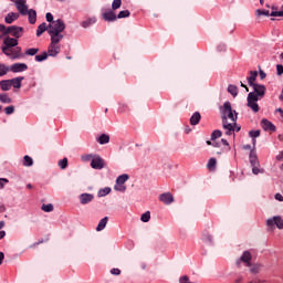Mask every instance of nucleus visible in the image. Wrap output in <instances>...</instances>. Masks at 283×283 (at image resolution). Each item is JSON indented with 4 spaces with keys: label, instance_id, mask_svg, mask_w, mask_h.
I'll return each instance as SVG.
<instances>
[{
    "label": "nucleus",
    "instance_id": "f257e3e1",
    "mask_svg": "<svg viewBox=\"0 0 283 283\" xmlns=\"http://www.w3.org/2000/svg\"><path fill=\"white\" fill-rule=\"evenodd\" d=\"M223 129L226 136H232L235 132V123L238 122V113L231 107V102H224L220 108Z\"/></svg>",
    "mask_w": 283,
    "mask_h": 283
},
{
    "label": "nucleus",
    "instance_id": "f03ea898",
    "mask_svg": "<svg viewBox=\"0 0 283 283\" xmlns=\"http://www.w3.org/2000/svg\"><path fill=\"white\" fill-rule=\"evenodd\" d=\"M253 92L248 94V104L247 106L252 109L255 114L260 112V105H258V101H262L264 96H266V86L262 84H254L251 86Z\"/></svg>",
    "mask_w": 283,
    "mask_h": 283
},
{
    "label": "nucleus",
    "instance_id": "7ed1b4c3",
    "mask_svg": "<svg viewBox=\"0 0 283 283\" xmlns=\"http://www.w3.org/2000/svg\"><path fill=\"white\" fill-rule=\"evenodd\" d=\"M65 31V22L63 20L57 19L54 20L52 23L49 24V35L51 39H57L63 41V34L61 32Z\"/></svg>",
    "mask_w": 283,
    "mask_h": 283
},
{
    "label": "nucleus",
    "instance_id": "20e7f679",
    "mask_svg": "<svg viewBox=\"0 0 283 283\" xmlns=\"http://www.w3.org/2000/svg\"><path fill=\"white\" fill-rule=\"evenodd\" d=\"M17 45H19V40H17L15 38H10V35H6V38L3 39V43L0 46V50L2 51V53H4L6 56H10V51L12 50V48H17Z\"/></svg>",
    "mask_w": 283,
    "mask_h": 283
},
{
    "label": "nucleus",
    "instance_id": "39448f33",
    "mask_svg": "<svg viewBox=\"0 0 283 283\" xmlns=\"http://www.w3.org/2000/svg\"><path fill=\"white\" fill-rule=\"evenodd\" d=\"M127 180H129V175L124 174L118 176L114 186V190L119 191L120 193H125V191H127V186H125Z\"/></svg>",
    "mask_w": 283,
    "mask_h": 283
},
{
    "label": "nucleus",
    "instance_id": "423d86ee",
    "mask_svg": "<svg viewBox=\"0 0 283 283\" xmlns=\"http://www.w3.org/2000/svg\"><path fill=\"white\" fill-rule=\"evenodd\" d=\"M25 32V29H23V27H18V25H11L8 27L4 34H10L11 36H13V39H21V36H23V33Z\"/></svg>",
    "mask_w": 283,
    "mask_h": 283
},
{
    "label": "nucleus",
    "instance_id": "0eeeda50",
    "mask_svg": "<svg viewBox=\"0 0 283 283\" xmlns=\"http://www.w3.org/2000/svg\"><path fill=\"white\" fill-rule=\"evenodd\" d=\"M61 40L51 38V43L48 49V55L49 56H56L61 52Z\"/></svg>",
    "mask_w": 283,
    "mask_h": 283
},
{
    "label": "nucleus",
    "instance_id": "6e6552de",
    "mask_svg": "<svg viewBox=\"0 0 283 283\" xmlns=\"http://www.w3.org/2000/svg\"><path fill=\"white\" fill-rule=\"evenodd\" d=\"M14 3L19 14L22 17H28V0H10Z\"/></svg>",
    "mask_w": 283,
    "mask_h": 283
},
{
    "label": "nucleus",
    "instance_id": "1a4fd4ad",
    "mask_svg": "<svg viewBox=\"0 0 283 283\" xmlns=\"http://www.w3.org/2000/svg\"><path fill=\"white\" fill-rule=\"evenodd\" d=\"M251 260H253V256L251 255V252L244 251L240 259L237 260L235 264L237 266H240V264H245V266H251Z\"/></svg>",
    "mask_w": 283,
    "mask_h": 283
},
{
    "label": "nucleus",
    "instance_id": "9d476101",
    "mask_svg": "<svg viewBox=\"0 0 283 283\" xmlns=\"http://www.w3.org/2000/svg\"><path fill=\"white\" fill-rule=\"evenodd\" d=\"M91 167L92 169H97V170L105 169V159L98 155H95V157L91 161Z\"/></svg>",
    "mask_w": 283,
    "mask_h": 283
},
{
    "label": "nucleus",
    "instance_id": "9b49d317",
    "mask_svg": "<svg viewBox=\"0 0 283 283\" xmlns=\"http://www.w3.org/2000/svg\"><path fill=\"white\" fill-rule=\"evenodd\" d=\"M268 227H277V229H283V219L280 216L270 218L266 220Z\"/></svg>",
    "mask_w": 283,
    "mask_h": 283
},
{
    "label": "nucleus",
    "instance_id": "f8f14e48",
    "mask_svg": "<svg viewBox=\"0 0 283 283\" xmlns=\"http://www.w3.org/2000/svg\"><path fill=\"white\" fill-rule=\"evenodd\" d=\"M9 53L10 55H7V56H9V59H11L12 61H17V59H23L21 46H15L14 49H11Z\"/></svg>",
    "mask_w": 283,
    "mask_h": 283
},
{
    "label": "nucleus",
    "instance_id": "ddd939ff",
    "mask_svg": "<svg viewBox=\"0 0 283 283\" xmlns=\"http://www.w3.org/2000/svg\"><path fill=\"white\" fill-rule=\"evenodd\" d=\"M14 74L19 72H25L28 70V64L25 63H14L10 66V69Z\"/></svg>",
    "mask_w": 283,
    "mask_h": 283
},
{
    "label": "nucleus",
    "instance_id": "4468645a",
    "mask_svg": "<svg viewBox=\"0 0 283 283\" xmlns=\"http://www.w3.org/2000/svg\"><path fill=\"white\" fill-rule=\"evenodd\" d=\"M159 200L164 202V205H171L174 202V195H171V192L161 193Z\"/></svg>",
    "mask_w": 283,
    "mask_h": 283
},
{
    "label": "nucleus",
    "instance_id": "2eb2a0df",
    "mask_svg": "<svg viewBox=\"0 0 283 283\" xmlns=\"http://www.w3.org/2000/svg\"><path fill=\"white\" fill-rule=\"evenodd\" d=\"M102 19L104 21H107L108 23H112V22L116 21L117 15L114 11L109 10L102 14Z\"/></svg>",
    "mask_w": 283,
    "mask_h": 283
},
{
    "label": "nucleus",
    "instance_id": "dca6fc26",
    "mask_svg": "<svg viewBox=\"0 0 283 283\" xmlns=\"http://www.w3.org/2000/svg\"><path fill=\"white\" fill-rule=\"evenodd\" d=\"M261 126L264 132H275V125H273L269 119H262Z\"/></svg>",
    "mask_w": 283,
    "mask_h": 283
},
{
    "label": "nucleus",
    "instance_id": "f3484780",
    "mask_svg": "<svg viewBox=\"0 0 283 283\" xmlns=\"http://www.w3.org/2000/svg\"><path fill=\"white\" fill-rule=\"evenodd\" d=\"M94 200V195L92 193H82L80 195V202L81 205H90Z\"/></svg>",
    "mask_w": 283,
    "mask_h": 283
},
{
    "label": "nucleus",
    "instance_id": "a211bd4d",
    "mask_svg": "<svg viewBox=\"0 0 283 283\" xmlns=\"http://www.w3.org/2000/svg\"><path fill=\"white\" fill-rule=\"evenodd\" d=\"M27 15H28V19H29V23L31 25H34V23H36V10L27 9Z\"/></svg>",
    "mask_w": 283,
    "mask_h": 283
},
{
    "label": "nucleus",
    "instance_id": "6ab92c4d",
    "mask_svg": "<svg viewBox=\"0 0 283 283\" xmlns=\"http://www.w3.org/2000/svg\"><path fill=\"white\" fill-rule=\"evenodd\" d=\"M23 76L14 77L9 80L11 87H14L15 90H21V83L23 81Z\"/></svg>",
    "mask_w": 283,
    "mask_h": 283
},
{
    "label": "nucleus",
    "instance_id": "aec40b11",
    "mask_svg": "<svg viewBox=\"0 0 283 283\" xmlns=\"http://www.w3.org/2000/svg\"><path fill=\"white\" fill-rule=\"evenodd\" d=\"M258 80V71H250V76L247 77V81L251 86L256 85L255 81Z\"/></svg>",
    "mask_w": 283,
    "mask_h": 283
},
{
    "label": "nucleus",
    "instance_id": "412c9836",
    "mask_svg": "<svg viewBox=\"0 0 283 283\" xmlns=\"http://www.w3.org/2000/svg\"><path fill=\"white\" fill-rule=\"evenodd\" d=\"M250 165L251 167L260 166V160L258 159V154H255V150L250 151Z\"/></svg>",
    "mask_w": 283,
    "mask_h": 283
},
{
    "label": "nucleus",
    "instance_id": "4be33fe9",
    "mask_svg": "<svg viewBox=\"0 0 283 283\" xmlns=\"http://www.w3.org/2000/svg\"><path fill=\"white\" fill-rule=\"evenodd\" d=\"M43 32H48L50 34V25H48L45 22L41 23L38 27L36 36H41V34H43Z\"/></svg>",
    "mask_w": 283,
    "mask_h": 283
},
{
    "label": "nucleus",
    "instance_id": "5701e85b",
    "mask_svg": "<svg viewBox=\"0 0 283 283\" xmlns=\"http://www.w3.org/2000/svg\"><path fill=\"white\" fill-rule=\"evenodd\" d=\"M17 19H19V13L17 12H10L6 15L4 21L6 23H14V21H17Z\"/></svg>",
    "mask_w": 283,
    "mask_h": 283
},
{
    "label": "nucleus",
    "instance_id": "b1692460",
    "mask_svg": "<svg viewBox=\"0 0 283 283\" xmlns=\"http://www.w3.org/2000/svg\"><path fill=\"white\" fill-rule=\"evenodd\" d=\"M0 90H2V92H10V90H12V85L10 84V80L0 81Z\"/></svg>",
    "mask_w": 283,
    "mask_h": 283
},
{
    "label": "nucleus",
    "instance_id": "393cba45",
    "mask_svg": "<svg viewBox=\"0 0 283 283\" xmlns=\"http://www.w3.org/2000/svg\"><path fill=\"white\" fill-rule=\"evenodd\" d=\"M201 240L203 242H207L208 244H212L213 243V235H211V233H209V231L205 230L202 232V238Z\"/></svg>",
    "mask_w": 283,
    "mask_h": 283
},
{
    "label": "nucleus",
    "instance_id": "a878e982",
    "mask_svg": "<svg viewBox=\"0 0 283 283\" xmlns=\"http://www.w3.org/2000/svg\"><path fill=\"white\" fill-rule=\"evenodd\" d=\"M108 220H109L108 217H104L102 220H99V222L96 227V231H103V229H105L107 227Z\"/></svg>",
    "mask_w": 283,
    "mask_h": 283
},
{
    "label": "nucleus",
    "instance_id": "bb28decb",
    "mask_svg": "<svg viewBox=\"0 0 283 283\" xmlns=\"http://www.w3.org/2000/svg\"><path fill=\"white\" fill-rule=\"evenodd\" d=\"M0 103H4L6 105H10V103H12V98L10 97V95H8V93H1L0 94Z\"/></svg>",
    "mask_w": 283,
    "mask_h": 283
},
{
    "label": "nucleus",
    "instance_id": "cd10ccee",
    "mask_svg": "<svg viewBox=\"0 0 283 283\" xmlns=\"http://www.w3.org/2000/svg\"><path fill=\"white\" fill-rule=\"evenodd\" d=\"M200 118H202L200 113H193V115L190 117V125H198V123H200Z\"/></svg>",
    "mask_w": 283,
    "mask_h": 283
},
{
    "label": "nucleus",
    "instance_id": "c85d7f7f",
    "mask_svg": "<svg viewBox=\"0 0 283 283\" xmlns=\"http://www.w3.org/2000/svg\"><path fill=\"white\" fill-rule=\"evenodd\" d=\"M96 23V18H88L82 22V28H90V25H94Z\"/></svg>",
    "mask_w": 283,
    "mask_h": 283
},
{
    "label": "nucleus",
    "instance_id": "c756f323",
    "mask_svg": "<svg viewBox=\"0 0 283 283\" xmlns=\"http://www.w3.org/2000/svg\"><path fill=\"white\" fill-rule=\"evenodd\" d=\"M22 165H23L24 167H32V165H34V159H32V157L25 155V156L23 157V163H22Z\"/></svg>",
    "mask_w": 283,
    "mask_h": 283
},
{
    "label": "nucleus",
    "instance_id": "7c9ffc66",
    "mask_svg": "<svg viewBox=\"0 0 283 283\" xmlns=\"http://www.w3.org/2000/svg\"><path fill=\"white\" fill-rule=\"evenodd\" d=\"M108 193H112V188L106 187L103 189H99V191L97 192L98 198H105V196H108Z\"/></svg>",
    "mask_w": 283,
    "mask_h": 283
},
{
    "label": "nucleus",
    "instance_id": "2f4dec72",
    "mask_svg": "<svg viewBox=\"0 0 283 283\" xmlns=\"http://www.w3.org/2000/svg\"><path fill=\"white\" fill-rule=\"evenodd\" d=\"M97 142L99 143V145H107V143H109V135L107 134H102Z\"/></svg>",
    "mask_w": 283,
    "mask_h": 283
},
{
    "label": "nucleus",
    "instance_id": "473e14b6",
    "mask_svg": "<svg viewBox=\"0 0 283 283\" xmlns=\"http://www.w3.org/2000/svg\"><path fill=\"white\" fill-rule=\"evenodd\" d=\"M95 157H96V155H94V154L82 155L81 160L83 163H90V161L92 163Z\"/></svg>",
    "mask_w": 283,
    "mask_h": 283
},
{
    "label": "nucleus",
    "instance_id": "72a5a7b5",
    "mask_svg": "<svg viewBox=\"0 0 283 283\" xmlns=\"http://www.w3.org/2000/svg\"><path fill=\"white\" fill-rule=\"evenodd\" d=\"M41 209L45 213H52V211H54V206L52 203L42 205Z\"/></svg>",
    "mask_w": 283,
    "mask_h": 283
},
{
    "label": "nucleus",
    "instance_id": "f704fd0d",
    "mask_svg": "<svg viewBox=\"0 0 283 283\" xmlns=\"http://www.w3.org/2000/svg\"><path fill=\"white\" fill-rule=\"evenodd\" d=\"M255 17H271V13L269 12V10L258 9L255 11Z\"/></svg>",
    "mask_w": 283,
    "mask_h": 283
},
{
    "label": "nucleus",
    "instance_id": "c9c22d12",
    "mask_svg": "<svg viewBox=\"0 0 283 283\" xmlns=\"http://www.w3.org/2000/svg\"><path fill=\"white\" fill-rule=\"evenodd\" d=\"M10 72V66L0 63V76H6Z\"/></svg>",
    "mask_w": 283,
    "mask_h": 283
},
{
    "label": "nucleus",
    "instance_id": "e433bc0d",
    "mask_svg": "<svg viewBox=\"0 0 283 283\" xmlns=\"http://www.w3.org/2000/svg\"><path fill=\"white\" fill-rule=\"evenodd\" d=\"M46 59H48V52H43L42 54L35 55V61L38 63L46 61Z\"/></svg>",
    "mask_w": 283,
    "mask_h": 283
},
{
    "label": "nucleus",
    "instance_id": "4c0bfd02",
    "mask_svg": "<svg viewBox=\"0 0 283 283\" xmlns=\"http://www.w3.org/2000/svg\"><path fill=\"white\" fill-rule=\"evenodd\" d=\"M140 220L142 222H149V220H151V212L146 211L145 213H143Z\"/></svg>",
    "mask_w": 283,
    "mask_h": 283
},
{
    "label": "nucleus",
    "instance_id": "58836bf2",
    "mask_svg": "<svg viewBox=\"0 0 283 283\" xmlns=\"http://www.w3.org/2000/svg\"><path fill=\"white\" fill-rule=\"evenodd\" d=\"M228 92H229V94H231L232 96H238V86H235V85H229V86H228Z\"/></svg>",
    "mask_w": 283,
    "mask_h": 283
},
{
    "label": "nucleus",
    "instance_id": "ea45409f",
    "mask_svg": "<svg viewBox=\"0 0 283 283\" xmlns=\"http://www.w3.org/2000/svg\"><path fill=\"white\" fill-rule=\"evenodd\" d=\"M216 165H218V160H216V158H210L208 164H207V168L208 169H216Z\"/></svg>",
    "mask_w": 283,
    "mask_h": 283
},
{
    "label": "nucleus",
    "instance_id": "a19ab883",
    "mask_svg": "<svg viewBox=\"0 0 283 283\" xmlns=\"http://www.w3.org/2000/svg\"><path fill=\"white\" fill-rule=\"evenodd\" d=\"M129 14H132V13L129 12V10L120 11V12L117 14V19H127V17H129Z\"/></svg>",
    "mask_w": 283,
    "mask_h": 283
},
{
    "label": "nucleus",
    "instance_id": "79ce46f5",
    "mask_svg": "<svg viewBox=\"0 0 283 283\" xmlns=\"http://www.w3.org/2000/svg\"><path fill=\"white\" fill-rule=\"evenodd\" d=\"M250 266H251L250 273H253L254 275H256V273H260V269H261L260 264H253V265H250Z\"/></svg>",
    "mask_w": 283,
    "mask_h": 283
},
{
    "label": "nucleus",
    "instance_id": "37998d69",
    "mask_svg": "<svg viewBox=\"0 0 283 283\" xmlns=\"http://www.w3.org/2000/svg\"><path fill=\"white\" fill-rule=\"evenodd\" d=\"M252 174H254V176H258L259 174H264V170L262 168H260V165L252 166Z\"/></svg>",
    "mask_w": 283,
    "mask_h": 283
},
{
    "label": "nucleus",
    "instance_id": "c03bdc74",
    "mask_svg": "<svg viewBox=\"0 0 283 283\" xmlns=\"http://www.w3.org/2000/svg\"><path fill=\"white\" fill-rule=\"evenodd\" d=\"M120 6H123L122 0H113L112 10H118V8H120Z\"/></svg>",
    "mask_w": 283,
    "mask_h": 283
},
{
    "label": "nucleus",
    "instance_id": "a18cd8bd",
    "mask_svg": "<svg viewBox=\"0 0 283 283\" xmlns=\"http://www.w3.org/2000/svg\"><path fill=\"white\" fill-rule=\"evenodd\" d=\"M25 54H27L28 56H34V55L39 54V49H34V48L28 49V50L25 51Z\"/></svg>",
    "mask_w": 283,
    "mask_h": 283
},
{
    "label": "nucleus",
    "instance_id": "49530a36",
    "mask_svg": "<svg viewBox=\"0 0 283 283\" xmlns=\"http://www.w3.org/2000/svg\"><path fill=\"white\" fill-rule=\"evenodd\" d=\"M249 136H250L251 138H259V136H260V130H250V132H249ZM253 145H255V139H253Z\"/></svg>",
    "mask_w": 283,
    "mask_h": 283
},
{
    "label": "nucleus",
    "instance_id": "de8ad7c7",
    "mask_svg": "<svg viewBox=\"0 0 283 283\" xmlns=\"http://www.w3.org/2000/svg\"><path fill=\"white\" fill-rule=\"evenodd\" d=\"M220 137H222V130H214V132H212V134H211V140H216L217 138H220Z\"/></svg>",
    "mask_w": 283,
    "mask_h": 283
},
{
    "label": "nucleus",
    "instance_id": "09e8293b",
    "mask_svg": "<svg viewBox=\"0 0 283 283\" xmlns=\"http://www.w3.org/2000/svg\"><path fill=\"white\" fill-rule=\"evenodd\" d=\"M59 167L62 169H67V158H63L62 160L59 161Z\"/></svg>",
    "mask_w": 283,
    "mask_h": 283
},
{
    "label": "nucleus",
    "instance_id": "8fccbe9b",
    "mask_svg": "<svg viewBox=\"0 0 283 283\" xmlns=\"http://www.w3.org/2000/svg\"><path fill=\"white\" fill-rule=\"evenodd\" d=\"M271 17H283V4L281 6V10L280 11H272Z\"/></svg>",
    "mask_w": 283,
    "mask_h": 283
},
{
    "label": "nucleus",
    "instance_id": "3c124183",
    "mask_svg": "<svg viewBox=\"0 0 283 283\" xmlns=\"http://www.w3.org/2000/svg\"><path fill=\"white\" fill-rule=\"evenodd\" d=\"M45 19H46L48 23H54V15H52V13L48 12L45 14Z\"/></svg>",
    "mask_w": 283,
    "mask_h": 283
},
{
    "label": "nucleus",
    "instance_id": "603ef678",
    "mask_svg": "<svg viewBox=\"0 0 283 283\" xmlns=\"http://www.w3.org/2000/svg\"><path fill=\"white\" fill-rule=\"evenodd\" d=\"M14 112V106H7L4 108V113L7 114V116H10V114H12Z\"/></svg>",
    "mask_w": 283,
    "mask_h": 283
},
{
    "label": "nucleus",
    "instance_id": "864d4df0",
    "mask_svg": "<svg viewBox=\"0 0 283 283\" xmlns=\"http://www.w3.org/2000/svg\"><path fill=\"white\" fill-rule=\"evenodd\" d=\"M276 74H277V76H282V74H283V65L282 64L276 65Z\"/></svg>",
    "mask_w": 283,
    "mask_h": 283
},
{
    "label": "nucleus",
    "instance_id": "5fc2aeb1",
    "mask_svg": "<svg viewBox=\"0 0 283 283\" xmlns=\"http://www.w3.org/2000/svg\"><path fill=\"white\" fill-rule=\"evenodd\" d=\"M179 283H192L191 281H189V276L184 275L179 279Z\"/></svg>",
    "mask_w": 283,
    "mask_h": 283
},
{
    "label": "nucleus",
    "instance_id": "6e6d98bb",
    "mask_svg": "<svg viewBox=\"0 0 283 283\" xmlns=\"http://www.w3.org/2000/svg\"><path fill=\"white\" fill-rule=\"evenodd\" d=\"M111 274H112V275H120V269H118V268H113V269L111 270Z\"/></svg>",
    "mask_w": 283,
    "mask_h": 283
},
{
    "label": "nucleus",
    "instance_id": "4d7b16f0",
    "mask_svg": "<svg viewBox=\"0 0 283 283\" xmlns=\"http://www.w3.org/2000/svg\"><path fill=\"white\" fill-rule=\"evenodd\" d=\"M8 30V27L0 24V32H2V36H7L6 31Z\"/></svg>",
    "mask_w": 283,
    "mask_h": 283
},
{
    "label": "nucleus",
    "instance_id": "13d9d810",
    "mask_svg": "<svg viewBox=\"0 0 283 283\" xmlns=\"http://www.w3.org/2000/svg\"><path fill=\"white\" fill-rule=\"evenodd\" d=\"M3 182L8 184V182H10V180H8L6 178H0V189H3V187H4Z\"/></svg>",
    "mask_w": 283,
    "mask_h": 283
},
{
    "label": "nucleus",
    "instance_id": "bf43d9fd",
    "mask_svg": "<svg viewBox=\"0 0 283 283\" xmlns=\"http://www.w3.org/2000/svg\"><path fill=\"white\" fill-rule=\"evenodd\" d=\"M259 76H260L261 81H264V78H266V73L264 71L260 70Z\"/></svg>",
    "mask_w": 283,
    "mask_h": 283
},
{
    "label": "nucleus",
    "instance_id": "052dcab7",
    "mask_svg": "<svg viewBox=\"0 0 283 283\" xmlns=\"http://www.w3.org/2000/svg\"><path fill=\"white\" fill-rule=\"evenodd\" d=\"M275 200H279V202H283V196L280 193L275 195Z\"/></svg>",
    "mask_w": 283,
    "mask_h": 283
},
{
    "label": "nucleus",
    "instance_id": "680f3d73",
    "mask_svg": "<svg viewBox=\"0 0 283 283\" xmlns=\"http://www.w3.org/2000/svg\"><path fill=\"white\" fill-rule=\"evenodd\" d=\"M4 258H6V254H3V252H0V265L3 264Z\"/></svg>",
    "mask_w": 283,
    "mask_h": 283
},
{
    "label": "nucleus",
    "instance_id": "e2e57ef3",
    "mask_svg": "<svg viewBox=\"0 0 283 283\" xmlns=\"http://www.w3.org/2000/svg\"><path fill=\"white\" fill-rule=\"evenodd\" d=\"M222 145H224L226 147H229V142H227V139H221Z\"/></svg>",
    "mask_w": 283,
    "mask_h": 283
},
{
    "label": "nucleus",
    "instance_id": "0e129e2a",
    "mask_svg": "<svg viewBox=\"0 0 283 283\" xmlns=\"http://www.w3.org/2000/svg\"><path fill=\"white\" fill-rule=\"evenodd\" d=\"M276 112H279L281 118H283V109L282 108H277Z\"/></svg>",
    "mask_w": 283,
    "mask_h": 283
},
{
    "label": "nucleus",
    "instance_id": "69168bd1",
    "mask_svg": "<svg viewBox=\"0 0 283 283\" xmlns=\"http://www.w3.org/2000/svg\"><path fill=\"white\" fill-rule=\"evenodd\" d=\"M243 149H245L247 151L251 150V145H244Z\"/></svg>",
    "mask_w": 283,
    "mask_h": 283
},
{
    "label": "nucleus",
    "instance_id": "338daca9",
    "mask_svg": "<svg viewBox=\"0 0 283 283\" xmlns=\"http://www.w3.org/2000/svg\"><path fill=\"white\" fill-rule=\"evenodd\" d=\"M277 160H283V151L277 156Z\"/></svg>",
    "mask_w": 283,
    "mask_h": 283
},
{
    "label": "nucleus",
    "instance_id": "774afa93",
    "mask_svg": "<svg viewBox=\"0 0 283 283\" xmlns=\"http://www.w3.org/2000/svg\"><path fill=\"white\" fill-rule=\"evenodd\" d=\"M242 282V277L235 279L234 283H241Z\"/></svg>",
    "mask_w": 283,
    "mask_h": 283
}]
</instances>
